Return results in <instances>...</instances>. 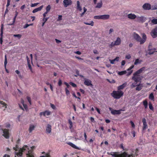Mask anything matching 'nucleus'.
<instances>
[{
  "mask_svg": "<svg viewBox=\"0 0 157 157\" xmlns=\"http://www.w3.org/2000/svg\"><path fill=\"white\" fill-rule=\"evenodd\" d=\"M51 6L50 5H48L46 7V12H48L50 9H51Z\"/></svg>",
  "mask_w": 157,
  "mask_h": 157,
  "instance_id": "42",
  "label": "nucleus"
},
{
  "mask_svg": "<svg viewBox=\"0 0 157 157\" xmlns=\"http://www.w3.org/2000/svg\"><path fill=\"white\" fill-rule=\"evenodd\" d=\"M27 64H28V66L29 67V69L31 70V71H32V68L30 64V63H27Z\"/></svg>",
  "mask_w": 157,
  "mask_h": 157,
  "instance_id": "60",
  "label": "nucleus"
},
{
  "mask_svg": "<svg viewBox=\"0 0 157 157\" xmlns=\"http://www.w3.org/2000/svg\"><path fill=\"white\" fill-rule=\"evenodd\" d=\"M130 122L131 124L132 127V128H135V125L134 123L132 121H130Z\"/></svg>",
  "mask_w": 157,
  "mask_h": 157,
  "instance_id": "56",
  "label": "nucleus"
},
{
  "mask_svg": "<svg viewBox=\"0 0 157 157\" xmlns=\"http://www.w3.org/2000/svg\"><path fill=\"white\" fill-rule=\"evenodd\" d=\"M143 105L145 109H147L148 106V102L146 100H145L143 101Z\"/></svg>",
  "mask_w": 157,
  "mask_h": 157,
  "instance_id": "34",
  "label": "nucleus"
},
{
  "mask_svg": "<svg viewBox=\"0 0 157 157\" xmlns=\"http://www.w3.org/2000/svg\"><path fill=\"white\" fill-rule=\"evenodd\" d=\"M134 67V65H132L128 69H127V71H129L127 72V76H129L132 74L133 71L132 70H131V69L133 68Z\"/></svg>",
  "mask_w": 157,
  "mask_h": 157,
  "instance_id": "19",
  "label": "nucleus"
},
{
  "mask_svg": "<svg viewBox=\"0 0 157 157\" xmlns=\"http://www.w3.org/2000/svg\"><path fill=\"white\" fill-rule=\"evenodd\" d=\"M28 101L29 102V103L30 105H32L31 98L29 96H27L26 97Z\"/></svg>",
  "mask_w": 157,
  "mask_h": 157,
  "instance_id": "45",
  "label": "nucleus"
},
{
  "mask_svg": "<svg viewBox=\"0 0 157 157\" xmlns=\"http://www.w3.org/2000/svg\"><path fill=\"white\" fill-rule=\"evenodd\" d=\"M38 3H35L34 4L32 3V4H31V6L32 7H33L35 6H37L38 5Z\"/></svg>",
  "mask_w": 157,
  "mask_h": 157,
  "instance_id": "58",
  "label": "nucleus"
},
{
  "mask_svg": "<svg viewBox=\"0 0 157 157\" xmlns=\"http://www.w3.org/2000/svg\"><path fill=\"white\" fill-rule=\"evenodd\" d=\"M79 90L82 94H84L85 93V91L82 89H80Z\"/></svg>",
  "mask_w": 157,
  "mask_h": 157,
  "instance_id": "63",
  "label": "nucleus"
},
{
  "mask_svg": "<svg viewBox=\"0 0 157 157\" xmlns=\"http://www.w3.org/2000/svg\"><path fill=\"white\" fill-rule=\"evenodd\" d=\"M0 104L2 105L3 107H5V108H7V105L3 101H0Z\"/></svg>",
  "mask_w": 157,
  "mask_h": 157,
  "instance_id": "38",
  "label": "nucleus"
},
{
  "mask_svg": "<svg viewBox=\"0 0 157 157\" xmlns=\"http://www.w3.org/2000/svg\"><path fill=\"white\" fill-rule=\"evenodd\" d=\"M7 58H6V55L5 56V61H4V66L5 67V68H6V72L7 73L9 72L6 69V65L7 64Z\"/></svg>",
  "mask_w": 157,
  "mask_h": 157,
  "instance_id": "27",
  "label": "nucleus"
},
{
  "mask_svg": "<svg viewBox=\"0 0 157 157\" xmlns=\"http://www.w3.org/2000/svg\"><path fill=\"white\" fill-rule=\"evenodd\" d=\"M102 2L101 0L100 1V2L98 3L95 7L96 8H100L102 6Z\"/></svg>",
  "mask_w": 157,
  "mask_h": 157,
  "instance_id": "28",
  "label": "nucleus"
},
{
  "mask_svg": "<svg viewBox=\"0 0 157 157\" xmlns=\"http://www.w3.org/2000/svg\"><path fill=\"white\" fill-rule=\"evenodd\" d=\"M3 34V25L2 24V26L1 29V37L0 38V43L1 44H2L3 40H2V36Z\"/></svg>",
  "mask_w": 157,
  "mask_h": 157,
  "instance_id": "16",
  "label": "nucleus"
},
{
  "mask_svg": "<svg viewBox=\"0 0 157 157\" xmlns=\"http://www.w3.org/2000/svg\"><path fill=\"white\" fill-rule=\"evenodd\" d=\"M156 51V49L154 48L153 49H150V47H149V49L148 50V53L149 55L153 54L154 52Z\"/></svg>",
  "mask_w": 157,
  "mask_h": 157,
  "instance_id": "22",
  "label": "nucleus"
},
{
  "mask_svg": "<svg viewBox=\"0 0 157 157\" xmlns=\"http://www.w3.org/2000/svg\"><path fill=\"white\" fill-rule=\"evenodd\" d=\"M148 105L150 109L153 111L154 110V108L151 102H149Z\"/></svg>",
  "mask_w": 157,
  "mask_h": 157,
  "instance_id": "37",
  "label": "nucleus"
},
{
  "mask_svg": "<svg viewBox=\"0 0 157 157\" xmlns=\"http://www.w3.org/2000/svg\"><path fill=\"white\" fill-rule=\"evenodd\" d=\"M35 126L33 125H31L30 126L29 131V132H31L34 129Z\"/></svg>",
  "mask_w": 157,
  "mask_h": 157,
  "instance_id": "35",
  "label": "nucleus"
},
{
  "mask_svg": "<svg viewBox=\"0 0 157 157\" xmlns=\"http://www.w3.org/2000/svg\"><path fill=\"white\" fill-rule=\"evenodd\" d=\"M43 6L42 5L40 7H39L38 8H36L35 9H34L33 10V13H36L38 11H40L42 8H43Z\"/></svg>",
  "mask_w": 157,
  "mask_h": 157,
  "instance_id": "24",
  "label": "nucleus"
},
{
  "mask_svg": "<svg viewBox=\"0 0 157 157\" xmlns=\"http://www.w3.org/2000/svg\"><path fill=\"white\" fill-rule=\"evenodd\" d=\"M77 7L76 9L77 10H79V11H81L82 10V7L80 5V3L78 1L77 2Z\"/></svg>",
  "mask_w": 157,
  "mask_h": 157,
  "instance_id": "23",
  "label": "nucleus"
},
{
  "mask_svg": "<svg viewBox=\"0 0 157 157\" xmlns=\"http://www.w3.org/2000/svg\"><path fill=\"white\" fill-rule=\"evenodd\" d=\"M72 2L71 0H64L63 4L65 7H67L68 6L72 4Z\"/></svg>",
  "mask_w": 157,
  "mask_h": 157,
  "instance_id": "12",
  "label": "nucleus"
},
{
  "mask_svg": "<svg viewBox=\"0 0 157 157\" xmlns=\"http://www.w3.org/2000/svg\"><path fill=\"white\" fill-rule=\"evenodd\" d=\"M121 43V40L120 38L118 37L117 40L114 42H112L111 44L109 45V47L110 48H112L115 46H117L120 44Z\"/></svg>",
  "mask_w": 157,
  "mask_h": 157,
  "instance_id": "7",
  "label": "nucleus"
},
{
  "mask_svg": "<svg viewBox=\"0 0 157 157\" xmlns=\"http://www.w3.org/2000/svg\"><path fill=\"white\" fill-rule=\"evenodd\" d=\"M25 148L24 146L22 148H20L18 152H15V157H22L23 153H25Z\"/></svg>",
  "mask_w": 157,
  "mask_h": 157,
  "instance_id": "5",
  "label": "nucleus"
},
{
  "mask_svg": "<svg viewBox=\"0 0 157 157\" xmlns=\"http://www.w3.org/2000/svg\"><path fill=\"white\" fill-rule=\"evenodd\" d=\"M136 21L141 22L142 23L144 22L146 20V18H145L143 16H136Z\"/></svg>",
  "mask_w": 157,
  "mask_h": 157,
  "instance_id": "13",
  "label": "nucleus"
},
{
  "mask_svg": "<svg viewBox=\"0 0 157 157\" xmlns=\"http://www.w3.org/2000/svg\"><path fill=\"white\" fill-rule=\"evenodd\" d=\"M1 126L0 125V128H1ZM0 130L3 131V133L2 136H4L6 139H9L10 137L9 136V129H3L0 128Z\"/></svg>",
  "mask_w": 157,
  "mask_h": 157,
  "instance_id": "8",
  "label": "nucleus"
},
{
  "mask_svg": "<svg viewBox=\"0 0 157 157\" xmlns=\"http://www.w3.org/2000/svg\"><path fill=\"white\" fill-rule=\"evenodd\" d=\"M90 120L92 122H95L94 119L93 117H91L90 118Z\"/></svg>",
  "mask_w": 157,
  "mask_h": 157,
  "instance_id": "64",
  "label": "nucleus"
},
{
  "mask_svg": "<svg viewBox=\"0 0 157 157\" xmlns=\"http://www.w3.org/2000/svg\"><path fill=\"white\" fill-rule=\"evenodd\" d=\"M69 84L74 87H75L77 86L76 84L72 82H70Z\"/></svg>",
  "mask_w": 157,
  "mask_h": 157,
  "instance_id": "50",
  "label": "nucleus"
},
{
  "mask_svg": "<svg viewBox=\"0 0 157 157\" xmlns=\"http://www.w3.org/2000/svg\"><path fill=\"white\" fill-rule=\"evenodd\" d=\"M133 37L134 39L137 41L140 42V44H143L146 41L147 36L146 35L143 33L142 35V39H141L140 36L137 33H134L133 34Z\"/></svg>",
  "mask_w": 157,
  "mask_h": 157,
  "instance_id": "2",
  "label": "nucleus"
},
{
  "mask_svg": "<svg viewBox=\"0 0 157 157\" xmlns=\"http://www.w3.org/2000/svg\"><path fill=\"white\" fill-rule=\"evenodd\" d=\"M145 67H143L142 68H140L139 70H137L133 74V76H138L139 77V74L142 73L143 71L145 70Z\"/></svg>",
  "mask_w": 157,
  "mask_h": 157,
  "instance_id": "10",
  "label": "nucleus"
},
{
  "mask_svg": "<svg viewBox=\"0 0 157 157\" xmlns=\"http://www.w3.org/2000/svg\"><path fill=\"white\" fill-rule=\"evenodd\" d=\"M107 80L110 83H115L116 82L115 80L114 79H112L111 81H110L109 79H107Z\"/></svg>",
  "mask_w": 157,
  "mask_h": 157,
  "instance_id": "51",
  "label": "nucleus"
},
{
  "mask_svg": "<svg viewBox=\"0 0 157 157\" xmlns=\"http://www.w3.org/2000/svg\"><path fill=\"white\" fill-rule=\"evenodd\" d=\"M127 83L125 82L122 85L118 86L117 87V90H123L126 86Z\"/></svg>",
  "mask_w": 157,
  "mask_h": 157,
  "instance_id": "21",
  "label": "nucleus"
},
{
  "mask_svg": "<svg viewBox=\"0 0 157 157\" xmlns=\"http://www.w3.org/2000/svg\"><path fill=\"white\" fill-rule=\"evenodd\" d=\"M137 86L136 88V90L140 91L141 90L143 87V85L142 84L140 83L139 85H138Z\"/></svg>",
  "mask_w": 157,
  "mask_h": 157,
  "instance_id": "29",
  "label": "nucleus"
},
{
  "mask_svg": "<svg viewBox=\"0 0 157 157\" xmlns=\"http://www.w3.org/2000/svg\"><path fill=\"white\" fill-rule=\"evenodd\" d=\"M109 17V15H101V19L106 20L108 19Z\"/></svg>",
  "mask_w": 157,
  "mask_h": 157,
  "instance_id": "26",
  "label": "nucleus"
},
{
  "mask_svg": "<svg viewBox=\"0 0 157 157\" xmlns=\"http://www.w3.org/2000/svg\"><path fill=\"white\" fill-rule=\"evenodd\" d=\"M50 155L49 154L47 153L45 155H43L40 156V157H49Z\"/></svg>",
  "mask_w": 157,
  "mask_h": 157,
  "instance_id": "57",
  "label": "nucleus"
},
{
  "mask_svg": "<svg viewBox=\"0 0 157 157\" xmlns=\"http://www.w3.org/2000/svg\"><path fill=\"white\" fill-rule=\"evenodd\" d=\"M120 59V57L118 56L115 59L113 60H109L110 63L112 64H114L115 61H116L118 62L119 61Z\"/></svg>",
  "mask_w": 157,
  "mask_h": 157,
  "instance_id": "25",
  "label": "nucleus"
},
{
  "mask_svg": "<svg viewBox=\"0 0 157 157\" xmlns=\"http://www.w3.org/2000/svg\"><path fill=\"white\" fill-rule=\"evenodd\" d=\"M150 34L153 38H155L157 37V26L152 30Z\"/></svg>",
  "mask_w": 157,
  "mask_h": 157,
  "instance_id": "11",
  "label": "nucleus"
},
{
  "mask_svg": "<svg viewBox=\"0 0 157 157\" xmlns=\"http://www.w3.org/2000/svg\"><path fill=\"white\" fill-rule=\"evenodd\" d=\"M109 109L111 111V113L113 115H119L121 114V111H123L122 109L119 110H114L111 107H109Z\"/></svg>",
  "mask_w": 157,
  "mask_h": 157,
  "instance_id": "9",
  "label": "nucleus"
},
{
  "mask_svg": "<svg viewBox=\"0 0 157 157\" xmlns=\"http://www.w3.org/2000/svg\"><path fill=\"white\" fill-rule=\"evenodd\" d=\"M149 98L152 101H154V96L153 93L150 94L149 95Z\"/></svg>",
  "mask_w": 157,
  "mask_h": 157,
  "instance_id": "32",
  "label": "nucleus"
},
{
  "mask_svg": "<svg viewBox=\"0 0 157 157\" xmlns=\"http://www.w3.org/2000/svg\"><path fill=\"white\" fill-rule=\"evenodd\" d=\"M132 79L134 80L135 81V82L132 84L131 86L132 87H134L138 85H137V82H141V79L140 77L133 76L132 77Z\"/></svg>",
  "mask_w": 157,
  "mask_h": 157,
  "instance_id": "6",
  "label": "nucleus"
},
{
  "mask_svg": "<svg viewBox=\"0 0 157 157\" xmlns=\"http://www.w3.org/2000/svg\"><path fill=\"white\" fill-rule=\"evenodd\" d=\"M11 1V0H7V4L6 5V7H7L10 5V3Z\"/></svg>",
  "mask_w": 157,
  "mask_h": 157,
  "instance_id": "55",
  "label": "nucleus"
},
{
  "mask_svg": "<svg viewBox=\"0 0 157 157\" xmlns=\"http://www.w3.org/2000/svg\"><path fill=\"white\" fill-rule=\"evenodd\" d=\"M94 18L96 19H101V15H96L94 17Z\"/></svg>",
  "mask_w": 157,
  "mask_h": 157,
  "instance_id": "43",
  "label": "nucleus"
},
{
  "mask_svg": "<svg viewBox=\"0 0 157 157\" xmlns=\"http://www.w3.org/2000/svg\"><path fill=\"white\" fill-rule=\"evenodd\" d=\"M51 126L49 124H48L47 125V126L46 128V131L47 133L48 134L50 133L51 132L52 128Z\"/></svg>",
  "mask_w": 157,
  "mask_h": 157,
  "instance_id": "20",
  "label": "nucleus"
},
{
  "mask_svg": "<svg viewBox=\"0 0 157 157\" xmlns=\"http://www.w3.org/2000/svg\"><path fill=\"white\" fill-rule=\"evenodd\" d=\"M126 73L127 74V72H126V71H122L119 72L118 74L119 75H122L124 74H126Z\"/></svg>",
  "mask_w": 157,
  "mask_h": 157,
  "instance_id": "40",
  "label": "nucleus"
},
{
  "mask_svg": "<svg viewBox=\"0 0 157 157\" xmlns=\"http://www.w3.org/2000/svg\"><path fill=\"white\" fill-rule=\"evenodd\" d=\"M127 17L129 19L133 20L136 18V16L134 14L131 13L128 15Z\"/></svg>",
  "mask_w": 157,
  "mask_h": 157,
  "instance_id": "17",
  "label": "nucleus"
},
{
  "mask_svg": "<svg viewBox=\"0 0 157 157\" xmlns=\"http://www.w3.org/2000/svg\"><path fill=\"white\" fill-rule=\"evenodd\" d=\"M13 149L15 151H17V150L19 149V146L17 144H16V147H13Z\"/></svg>",
  "mask_w": 157,
  "mask_h": 157,
  "instance_id": "47",
  "label": "nucleus"
},
{
  "mask_svg": "<svg viewBox=\"0 0 157 157\" xmlns=\"http://www.w3.org/2000/svg\"><path fill=\"white\" fill-rule=\"evenodd\" d=\"M64 84L67 86V87L66 88H67V89L68 88H69V87L70 85H69V84L67 82H64Z\"/></svg>",
  "mask_w": 157,
  "mask_h": 157,
  "instance_id": "59",
  "label": "nucleus"
},
{
  "mask_svg": "<svg viewBox=\"0 0 157 157\" xmlns=\"http://www.w3.org/2000/svg\"><path fill=\"white\" fill-rule=\"evenodd\" d=\"M125 58L127 59H129L131 58V56L130 55H128L126 56Z\"/></svg>",
  "mask_w": 157,
  "mask_h": 157,
  "instance_id": "62",
  "label": "nucleus"
},
{
  "mask_svg": "<svg viewBox=\"0 0 157 157\" xmlns=\"http://www.w3.org/2000/svg\"><path fill=\"white\" fill-rule=\"evenodd\" d=\"M152 23L153 24H157V19H153L151 21Z\"/></svg>",
  "mask_w": 157,
  "mask_h": 157,
  "instance_id": "41",
  "label": "nucleus"
},
{
  "mask_svg": "<svg viewBox=\"0 0 157 157\" xmlns=\"http://www.w3.org/2000/svg\"><path fill=\"white\" fill-rule=\"evenodd\" d=\"M51 114V112L48 111V110H46L44 112V116H49Z\"/></svg>",
  "mask_w": 157,
  "mask_h": 157,
  "instance_id": "33",
  "label": "nucleus"
},
{
  "mask_svg": "<svg viewBox=\"0 0 157 157\" xmlns=\"http://www.w3.org/2000/svg\"><path fill=\"white\" fill-rule=\"evenodd\" d=\"M84 23L86 25H89L91 26H93L94 25V22L93 21H91L90 23H88L87 22H84Z\"/></svg>",
  "mask_w": 157,
  "mask_h": 157,
  "instance_id": "36",
  "label": "nucleus"
},
{
  "mask_svg": "<svg viewBox=\"0 0 157 157\" xmlns=\"http://www.w3.org/2000/svg\"><path fill=\"white\" fill-rule=\"evenodd\" d=\"M142 61V60H140L138 59H136L134 62V64L135 65H136L140 63Z\"/></svg>",
  "mask_w": 157,
  "mask_h": 157,
  "instance_id": "31",
  "label": "nucleus"
},
{
  "mask_svg": "<svg viewBox=\"0 0 157 157\" xmlns=\"http://www.w3.org/2000/svg\"><path fill=\"white\" fill-rule=\"evenodd\" d=\"M68 144L70 145L72 147L75 149H78V148L74 144H73L71 142H69L68 143Z\"/></svg>",
  "mask_w": 157,
  "mask_h": 157,
  "instance_id": "30",
  "label": "nucleus"
},
{
  "mask_svg": "<svg viewBox=\"0 0 157 157\" xmlns=\"http://www.w3.org/2000/svg\"><path fill=\"white\" fill-rule=\"evenodd\" d=\"M124 94V93L122 91L114 90L111 93V95L114 98L116 99H119L122 97Z\"/></svg>",
  "mask_w": 157,
  "mask_h": 157,
  "instance_id": "3",
  "label": "nucleus"
},
{
  "mask_svg": "<svg viewBox=\"0 0 157 157\" xmlns=\"http://www.w3.org/2000/svg\"><path fill=\"white\" fill-rule=\"evenodd\" d=\"M16 18H17V17H14L13 18V21L12 23L9 24L8 25H14L15 23V21H16Z\"/></svg>",
  "mask_w": 157,
  "mask_h": 157,
  "instance_id": "44",
  "label": "nucleus"
},
{
  "mask_svg": "<svg viewBox=\"0 0 157 157\" xmlns=\"http://www.w3.org/2000/svg\"><path fill=\"white\" fill-rule=\"evenodd\" d=\"M142 7L144 10H149L151 9V6L150 4L148 3H146L143 5Z\"/></svg>",
  "mask_w": 157,
  "mask_h": 157,
  "instance_id": "14",
  "label": "nucleus"
},
{
  "mask_svg": "<svg viewBox=\"0 0 157 157\" xmlns=\"http://www.w3.org/2000/svg\"><path fill=\"white\" fill-rule=\"evenodd\" d=\"M58 84L59 86H61L62 84V81L60 79H59Z\"/></svg>",
  "mask_w": 157,
  "mask_h": 157,
  "instance_id": "52",
  "label": "nucleus"
},
{
  "mask_svg": "<svg viewBox=\"0 0 157 157\" xmlns=\"http://www.w3.org/2000/svg\"><path fill=\"white\" fill-rule=\"evenodd\" d=\"M91 81L88 79H86L84 82V84L85 85L87 86H92V84L91 83Z\"/></svg>",
  "mask_w": 157,
  "mask_h": 157,
  "instance_id": "18",
  "label": "nucleus"
},
{
  "mask_svg": "<svg viewBox=\"0 0 157 157\" xmlns=\"http://www.w3.org/2000/svg\"><path fill=\"white\" fill-rule=\"evenodd\" d=\"M50 105L51 108L53 109H56V107L54 104L51 103Z\"/></svg>",
  "mask_w": 157,
  "mask_h": 157,
  "instance_id": "54",
  "label": "nucleus"
},
{
  "mask_svg": "<svg viewBox=\"0 0 157 157\" xmlns=\"http://www.w3.org/2000/svg\"><path fill=\"white\" fill-rule=\"evenodd\" d=\"M68 123L70 124L69 128L70 129H71L73 127V124L72 121L70 119L68 120Z\"/></svg>",
  "mask_w": 157,
  "mask_h": 157,
  "instance_id": "39",
  "label": "nucleus"
},
{
  "mask_svg": "<svg viewBox=\"0 0 157 157\" xmlns=\"http://www.w3.org/2000/svg\"><path fill=\"white\" fill-rule=\"evenodd\" d=\"M142 122L143 123V130H145L147 127V125L146 121V120L145 118H144L142 119Z\"/></svg>",
  "mask_w": 157,
  "mask_h": 157,
  "instance_id": "15",
  "label": "nucleus"
},
{
  "mask_svg": "<svg viewBox=\"0 0 157 157\" xmlns=\"http://www.w3.org/2000/svg\"><path fill=\"white\" fill-rule=\"evenodd\" d=\"M13 36L15 37H17L20 39L21 38V34H14Z\"/></svg>",
  "mask_w": 157,
  "mask_h": 157,
  "instance_id": "46",
  "label": "nucleus"
},
{
  "mask_svg": "<svg viewBox=\"0 0 157 157\" xmlns=\"http://www.w3.org/2000/svg\"><path fill=\"white\" fill-rule=\"evenodd\" d=\"M25 153L26 157H35L34 153L31 150H29V148L27 145H25Z\"/></svg>",
  "mask_w": 157,
  "mask_h": 157,
  "instance_id": "4",
  "label": "nucleus"
},
{
  "mask_svg": "<svg viewBox=\"0 0 157 157\" xmlns=\"http://www.w3.org/2000/svg\"><path fill=\"white\" fill-rule=\"evenodd\" d=\"M65 91L66 92V94L67 95H68L70 94V92L69 90H68L67 88H65Z\"/></svg>",
  "mask_w": 157,
  "mask_h": 157,
  "instance_id": "48",
  "label": "nucleus"
},
{
  "mask_svg": "<svg viewBox=\"0 0 157 157\" xmlns=\"http://www.w3.org/2000/svg\"><path fill=\"white\" fill-rule=\"evenodd\" d=\"M157 8V4L154 5L152 6V10H157V9H156Z\"/></svg>",
  "mask_w": 157,
  "mask_h": 157,
  "instance_id": "49",
  "label": "nucleus"
},
{
  "mask_svg": "<svg viewBox=\"0 0 157 157\" xmlns=\"http://www.w3.org/2000/svg\"><path fill=\"white\" fill-rule=\"evenodd\" d=\"M138 150L137 148L135 150V152L134 153V151H132L130 154H128V153L126 151L122 152L121 153H119L117 152H112L111 153L107 152V154L108 155H111L113 157H135V156L138 155Z\"/></svg>",
  "mask_w": 157,
  "mask_h": 157,
  "instance_id": "1",
  "label": "nucleus"
},
{
  "mask_svg": "<svg viewBox=\"0 0 157 157\" xmlns=\"http://www.w3.org/2000/svg\"><path fill=\"white\" fill-rule=\"evenodd\" d=\"M33 25V24H26L25 25H24L23 26V28L24 29H25L27 28L28 27H29L30 25Z\"/></svg>",
  "mask_w": 157,
  "mask_h": 157,
  "instance_id": "53",
  "label": "nucleus"
},
{
  "mask_svg": "<svg viewBox=\"0 0 157 157\" xmlns=\"http://www.w3.org/2000/svg\"><path fill=\"white\" fill-rule=\"evenodd\" d=\"M23 106H24V108L26 110H28V107H27V105L25 104H23Z\"/></svg>",
  "mask_w": 157,
  "mask_h": 157,
  "instance_id": "61",
  "label": "nucleus"
}]
</instances>
